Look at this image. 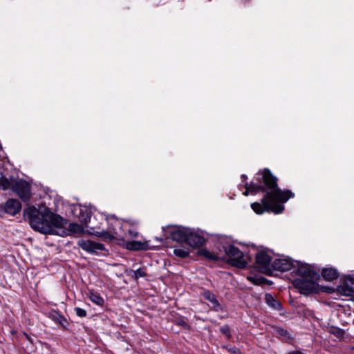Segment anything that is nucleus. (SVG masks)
<instances>
[{"label":"nucleus","instance_id":"31","mask_svg":"<svg viewBox=\"0 0 354 354\" xmlns=\"http://www.w3.org/2000/svg\"><path fill=\"white\" fill-rule=\"evenodd\" d=\"M24 335H26V337H27V339L30 340V338H29L28 335L27 334H26V333H25Z\"/></svg>","mask_w":354,"mask_h":354},{"label":"nucleus","instance_id":"10","mask_svg":"<svg viewBox=\"0 0 354 354\" xmlns=\"http://www.w3.org/2000/svg\"><path fill=\"white\" fill-rule=\"evenodd\" d=\"M187 239L186 240V243L189 246L193 248H198L201 246L204 242L205 239L202 234H201L198 232H196L192 229L189 228Z\"/></svg>","mask_w":354,"mask_h":354},{"label":"nucleus","instance_id":"25","mask_svg":"<svg viewBox=\"0 0 354 354\" xmlns=\"http://www.w3.org/2000/svg\"><path fill=\"white\" fill-rule=\"evenodd\" d=\"M74 310L76 313V315L80 317H85L87 315L86 311L80 307H76Z\"/></svg>","mask_w":354,"mask_h":354},{"label":"nucleus","instance_id":"17","mask_svg":"<svg viewBox=\"0 0 354 354\" xmlns=\"http://www.w3.org/2000/svg\"><path fill=\"white\" fill-rule=\"evenodd\" d=\"M15 178H6L5 177H1L0 178V187H2L3 189L6 190L8 189H12L14 190V185L15 181H16Z\"/></svg>","mask_w":354,"mask_h":354},{"label":"nucleus","instance_id":"6","mask_svg":"<svg viewBox=\"0 0 354 354\" xmlns=\"http://www.w3.org/2000/svg\"><path fill=\"white\" fill-rule=\"evenodd\" d=\"M165 233L173 241L176 242H186L189 228L183 226H166L162 228Z\"/></svg>","mask_w":354,"mask_h":354},{"label":"nucleus","instance_id":"29","mask_svg":"<svg viewBox=\"0 0 354 354\" xmlns=\"http://www.w3.org/2000/svg\"><path fill=\"white\" fill-rule=\"evenodd\" d=\"M288 354H303V353L299 351H296L290 352Z\"/></svg>","mask_w":354,"mask_h":354},{"label":"nucleus","instance_id":"19","mask_svg":"<svg viewBox=\"0 0 354 354\" xmlns=\"http://www.w3.org/2000/svg\"><path fill=\"white\" fill-rule=\"evenodd\" d=\"M88 297L89 299L95 304L100 306H103L104 299L97 292L90 290L88 293Z\"/></svg>","mask_w":354,"mask_h":354},{"label":"nucleus","instance_id":"16","mask_svg":"<svg viewBox=\"0 0 354 354\" xmlns=\"http://www.w3.org/2000/svg\"><path fill=\"white\" fill-rule=\"evenodd\" d=\"M77 217L81 222L85 224L88 223L91 220V210L86 207H80Z\"/></svg>","mask_w":354,"mask_h":354},{"label":"nucleus","instance_id":"27","mask_svg":"<svg viewBox=\"0 0 354 354\" xmlns=\"http://www.w3.org/2000/svg\"><path fill=\"white\" fill-rule=\"evenodd\" d=\"M221 331L227 337H229L230 335V328L227 326H224L221 327Z\"/></svg>","mask_w":354,"mask_h":354},{"label":"nucleus","instance_id":"4","mask_svg":"<svg viewBox=\"0 0 354 354\" xmlns=\"http://www.w3.org/2000/svg\"><path fill=\"white\" fill-rule=\"evenodd\" d=\"M106 220L108 224L106 230L97 231L92 228L93 231H88L89 235H93L102 239L103 241H112L114 239H124L127 236L126 228L129 225H136V221H124L115 216H107Z\"/></svg>","mask_w":354,"mask_h":354},{"label":"nucleus","instance_id":"15","mask_svg":"<svg viewBox=\"0 0 354 354\" xmlns=\"http://www.w3.org/2000/svg\"><path fill=\"white\" fill-rule=\"evenodd\" d=\"M338 272L333 268H324L322 271V276L326 281H333L338 277Z\"/></svg>","mask_w":354,"mask_h":354},{"label":"nucleus","instance_id":"22","mask_svg":"<svg viewBox=\"0 0 354 354\" xmlns=\"http://www.w3.org/2000/svg\"><path fill=\"white\" fill-rule=\"evenodd\" d=\"M201 254L209 259L216 260L218 259L214 254L211 253L209 251L207 250H202L201 251Z\"/></svg>","mask_w":354,"mask_h":354},{"label":"nucleus","instance_id":"3","mask_svg":"<svg viewBox=\"0 0 354 354\" xmlns=\"http://www.w3.org/2000/svg\"><path fill=\"white\" fill-rule=\"evenodd\" d=\"M272 267L281 272L292 270V273L296 276L292 284L300 293L308 295L319 292L320 288L317 280L319 279V274L312 266L300 261H293L289 257H281L274 259Z\"/></svg>","mask_w":354,"mask_h":354},{"label":"nucleus","instance_id":"7","mask_svg":"<svg viewBox=\"0 0 354 354\" xmlns=\"http://www.w3.org/2000/svg\"><path fill=\"white\" fill-rule=\"evenodd\" d=\"M336 289L337 292L342 296H352L354 294V274L342 277Z\"/></svg>","mask_w":354,"mask_h":354},{"label":"nucleus","instance_id":"28","mask_svg":"<svg viewBox=\"0 0 354 354\" xmlns=\"http://www.w3.org/2000/svg\"><path fill=\"white\" fill-rule=\"evenodd\" d=\"M332 333L336 335L337 337H342L344 335V331L339 328H335Z\"/></svg>","mask_w":354,"mask_h":354},{"label":"nucleus","instance_id":"30","mask_svg":"<svg viewBox=\"0 0 354 354\" xmlns=\"http://www.w3.org/2000/svg\"><path fill=\"white\" fill-rule=\"evenodd\" d=\"M248 279L250 281H252V282H254V277H248Z\"/></svg>","mask_w":354,"mask_h":354},{"label":"nucleus","instance_id":"2","mask_svg":"<svg viewBox=\"0 0 354 354\" xmlns=\"http://www.w3.org/2000/svg\"><path fill=\"white\" fill-rule=\"evenodd\" d=\"M24 214L28 217L31 227L43 234L64 236L82 233L89 234L88 231H93V227L84 230L81 225L75 223H70L66 228V221L45 206H39L38 208L30 206L25 209Z\"/></svg>","mask_w":354,"mask_h":354},{"label":"nucleus","instance_id":"26","mask_svg":"<svg viewBox=\"0 0 354 354\" xmlns=\"http://www.w3.org/2000/svg\"><path fill=\"white\" fill-rule=\"evenodd\" d=\"M276 333L283 337H286L288 335V332L283 328H276Z\"/></svg>","mask_w":354,"mask_h":354},{"label":"nucleus","instance_id":"8","mask_svg":"<svg viewBox=\"0 0 354 354\" xmlns=\"http://www.w3.org/2000/svg\"><path fill=\"white\" fill-rule=\"evenodd\" d=\"M13 191L23 201H28L30 198V185L24 180L15 181Z\"/></svg>","mask_w":354,"mask_h":354},{"label":"nucleus","instance_id":"9","mask_svg":"<svg viewBox=\"0 0 354 354\" xmlns=\"http://www.w3.org/2000/svg\"><path fill=\"white\" fill-rule=\"evenodd\" d=\"M77 245L83 250L92 254L105 250V247L103 244L91 240L80 239L78 241Z\"/></svg>","mask_w":354,"mask_h":354},{"label":"nucleus","instance_id":"1","mask_svg":"<svg viewBox=\"0 0 354 354\" xmlns=\"http://www.w3.org/2000/svg\"><path fill=\"white\" fill-rule=\"evenodd\" d=\"M245 196L254 194L259 192H266V195L262 198L261 202L253 203L251 207L253 211L262 214L265 212H272L274 214L281 213L284 210V206L279 203H286L293 196V194L289 190L281 191L277 187V178L272 176L270 170L265 169L263 171L257 174L255 181L245 183Z\"/></svg>","mask_w":354,"mask_h":354},{"label":"nucleus","instance_id":"14","mask_svg":"<svg viewBox=\"0 0 354 354\" xmlns=\"http://www.w3.org/2000/svg\"><path fill=\"white\" fill-rule=\"evenodd\" d=\"M126 248L130 250H145L148 248V243L138 241H127Z\"/></svg>","mask_w":354,"mask_h":354},{"label":"nucleus","instance_id":"24","mask_svg":"<svg viewBox=\"0 0 354 354\" xmlns=\"http://www.w3.org/2000/svg\"><path fill=\"white\" fill-rule=\"evenodd\" d=\"M130 225H129L128 227H127L126 228V233H127V236L124 237V239H127V238H130V237H136L138 236V232H136L135 230H131L129 228Z\"/></svg>","mask_w":354,"mask_h":354},{"label":"nucleus","instance_id":"23","mask_svg":"<svg viewBox=\"0 0 354 354\" xmlns=\"http://www.w3.org/2000/svg\"><path fill=\"white\" fill-rule=\"evenodd\" d=\"M146 275L145 270L143 268H138L134 271L133 277L138 279L140 277H143Z\"/></svg>","mask_w":354,"mask_h":354},{"label":"nucleus","instance_id":"20","mask_svg":"<svg viewBox=\"0 0 354 354\" xmlns=\"http://www.w3.org/2000/svg\"><path fill=\"white\" fill-rule=\"evenodd\" d=\"M174 254L176 257L185 258L189 254V250L184 247L176 248L174 250Z\"/></svg>","mask_w":354,"mask_h":354},{"label":"nucleus","instance_id":"5","mask_svg":"<svg viewBox=\"0 0 354 354\" xmlns=\"http://www.w3.org/2000/svg\"><path fill=\"white\" fill-rule=\"evenodd\" d=\"M225 252L229 261L234 266L243 268L248 264L246 258L243 252L236 247L229 245L224 248Z\"/></svg>","mask_w":354,"mask_h":354},{"label":"nucleus","instance_id":"32","mask_svg":"<svg viewBox=\"0 0 354 354\" xmlns=\"http://www.w3.org/2000/svg\"><path fill=\"white\" fill-rule=\"evenodd\" d=\"M241 177H242L243 178H244V179H245V178H246L245 175H242V176H241Z\"/></svg>","mask_w":354,"mask_h":354},{"label":"nucleus","instance_id":"18","mask_svg":"<svg viewBox=\"0 0 354 354\" xmlns=\"http://www.w3.org/2000/svg\"><path fill=\"white\" fill-rule=\"evenodd\" d=\"M266 304L275 310L281 309V304L277 301L270 294H266L265 296Z\"/></svg>","mask_w":354,"mask_h":354},{"label":"nucleus","instance_id":"13","mask_svg":"<svg viewBox=\"0 0 354 354\" xmlns=\"http://www.w3.org/2000/svg\"><path fill=\"white\" fill-rule=\"evenodd\" d=\"M203 296L205 299L208 300L210 302L212 305V308L213 310L216 311H219L220 310H221V306L214 294L212 293L209 290H205L203 293Z\"/></svg>","mask_w":354,"mask_h":354},{"label":"nucleus","instance_id":"12","mask_svg":"<svg viewBox=\"0 0 354 354\" xmlns=\"http://www.w3.org/2000/svg\"><path fill=\"white\" fill-rule=\"evenodd\" d=\"M21 209L20 203L16 199H10L5 205V211L10 214L15 215Z\"/></svg>","mask_w":354,"mask_h":354},{"label":"nucleus","instance_id":"33","mask_svg":"<svg viewBox=\"0 0 354 354\" xmlns=\"http://www.w3.org/2000/svg\"><path fill=\"white\" fill-rule=\"evenodd\" d=\"M180 324H182V325H183V324H185V325H186V324H185L184 322H183L180 323Z\"/></svg>","mask_w":354,"mask_h":354},{"label":"nucleus","instance_id":"11","mask_svg":"<svg viewBox=\"0 0 354 354\" xmlns=\"http://www.w3.org/2000/svg\"><path fill=\"white\" fill-rule=\"evenodd\" d=\"M271 260V256L267 252L261 251L256 254V263L263 270L269 269Z\"/></svg>","mask_w":354,"mask_h":354},{"label":"nucleus","instance_id":"21","mask_svg":"<svg viewBox=\"0 0 354 354\" xmlns=\"http://www.w3.org/2000/svg\"><path fill=\"white\" fill-rule=\"evenodd\" d=\"M53 319L57 321L59 324H60L62 326H65V324H67L66 318L59 313H55L53 315Z\"/></svg>","mask_w":354,"mask_h":354}]
</instances>
